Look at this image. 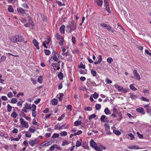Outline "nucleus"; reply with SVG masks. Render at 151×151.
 <instances>
[{"mask_svg":"<svg viewBox=\"0 0 151 151\" xmlns=\"http://www.w3.org/2000/svg\"><path fill=\"white\" fill-rule=\"evenodd\" d=\"M9 39L13 43H15L17 42H22L24 41V38L20 34L17 35L15 36L10 37L9 38Z\"/></svg>","mask_w":151,"mask_h":151,"instance_id":"f257e3e1","label":"nucleus"},{"mask_svg":"<svg viewBox=\"0 0 151 151\" xmlns=\"http://www.w3.org/2000/svg\"><path fill=\"white\" fill-rule=\"evenodd\" d=\"M77 26H76L75 22L73 21L70 22L69 24L66 27L68 31L69 32L75 30Z\"/></svg>","mask_w":151,"mask_h":151,"instance_id":"f03ea898","label":"nucleus"},{"mask_svg":"<svg viewBox=\"0 0 151 151\" xmlns=\"http://www.w3.org/2000/svg\"><path fill=\"white\" fill-rule=\"evenodd\" d=\"M52 54L53 56L52 57V58L53 60L55 62L58 61V58L59 56L58 53L57 52L54 51L52 52Z\"/></svg>","mask_w":151,"mask_h":151,"instance_id":"7ed1b4c3","label":"nucleus"},{"mask_svg":"<svg viewBox=\"0 0 151 151\" xmlns=\"http://www.w3.org/2000/svg\"><path fill=\"white\" fill-rule=\"evenodd\" d=\"M20 121L21 122V124L22 127L28 128L29 127L28 123L25 121H24L23 119L21 118L20 119Z\"/></svg>","mask_w":151,"mask_h":151,"instance_id":"20e7f679","label":"nucleus"},{"mask_svg":"<svg viewBox=\"0 0 151 151\" xmlns=\"http://www.w3.org/2000/svg\"><path fill=\"white\" fill-rule=\"evenodd\" d=\"M104 6L105 7L106 10L109 13H111L109 8V5L108 0H104Z\"/></svg>","mask_w":151,"mask_h":151,"instance_id":"39448f33","label":"nucleus"},{"mask_svg":"<svg viewBox=\"0 0 151 151\" xmlns=\"http://www.w3.org/2000/svg\"><path fill=\"white\" fill-rule=\"evenodd\" d=\"M39 141L40 140L39 139H35L34 140H30L29 143L32 147H33L34 145L37 144Z\"/></svg>","mask_w":151,"mask_h":151,"instance_id":"423d86ee","label":"nucleus"},{"mask_svg":"<svg viewBox=\"0 0 151 151\" xmlns=\"http://www.w3.org/2000/svg\"><path fill=\"white\" fill-rule=\"evenodd\" d=\"M133 73L134 75V77H135V79L137 80H139L140 79V76L137 73V70H134L133 71Z\"/></svg>","mask_w":151,"mask_h":151,"instance_id":"0eeeda50","label":"nucleus"},{"mask_svg":"<svg viewBox=\"0 0 151 151\" xmlns=\"http://www.w3.org/2000/svg\"><path fill=\"white\" fill-rule=\"evenodd\" d=\"M51 65L53 66V68L55 70H59L60 69V64H58V63H53Z\"/></svg>","mask_w":151,"mask_h":151,"instance_id":"6e6552de","label":"nucleus"},{"mask_svg":"<svg viewBox=\"0 0 151 151\" xmlns=\"http://www.w3.org/2000/svg\"><path fill=\"white\" fill-rule=\"evenodd\" d=\"M29 23H27L26 24H24V25L26 27H29L31 26L32 27L34 25L33 22L31 20L29 19Z\"/></svg>","mask_w":151,"mask_h":151,"instance_id":"1a4fd4ad","label":"nucleus"},{"mask_svg":"<svg viewBox=\"0 0 151 151\" xmlns=\"http://www.w3.org/2000/svg\"><path fill=\"white\" fill-rule=\"evenodd\" d=\"M91 74L93 76H95L97 79H99V76L97 74V72L93 69H91Z\"/></svg>","mask_w":151,"mask_h":151,"instance_id":"9d476101","label":"nucleus"},{"mask_svg":"<svg viewBox=\"0 0 151 151\" xmlns=\"http://www.w3.org/2000/svg\"><path fill=\"white\" fill-rule=\"evenodd\" d=\"M90 145L91 147L94 148L97 146L96 142L92 140H91L90 141Z\"/></svg>","mask_w":151,"mask_h":151,"instance_id":"9b49d317","label":"nucleus"},{"mask_svg":"<svg viewBox=\"0 0 151 151\" xmlns=\"http://www.w3.org/2000/svg\"><path fill=\"white\" fill-rule=\"evenodd\" d=\"M102 60V56L101 55H100L98 56V60L97 61L94 62V63L95 64H99L101 62Z\"/></svg>","mask_w":151,"mask_h":151,"instance_id":"f8f14e48","label":"nucleus"},{"mask_svg":"<svg viewBox=\"0 0 151 151\" xmlns=\"http://www.w3.org/2000/svg\"><path fill=\"white\" fill-rule=\"evenodd\" d=\"M32 42L35 46L36 47L37 49H39L40 47L38 46L39 44L37 40L35 39H34L33 40Z\"/></svg>","mask_w":151,"mask_h":151,"instance_id":"ddd939ff","label":"nucleus"},{"mask_svg":"<svg viewBox=\"0 0 151 151\" xmlns=\"http://www.w3.org/2000/svg\"><path fill=\"white\" fill-rule=\"evenodd\" d=\"M65 26L64 25H63L61 26V27L60 28V32L62 34H64L65 32Z\"/></svg>","mask_w":151,"mask_h":151,"instance_id":"4468645a","label":"nucleus"},{"mask_svg":"<svg viewBox=\"0 0 151 151\" xmlns=\"http://www.w3.org/2000/svg\"><path fill=\"white\" fill-rule=\"evenodd\" d=\"M95 1L96 3L98 6H101L103 4L102 0H95Z\"/></svg>","mask_w":151,"mask_h":151,"instance_id":"2eb2a0df","label":"nucleus"},{"mask_svg":"<svg viewBox=\"0 0 151 151\" xmlns=\"http://www.w3.org/2000/svg\"><path fill=\"white\" fill-rule=\"evenodd\" d=\"M56 36L57 39L59 40H64L62 37L58 33H56Z\"/></svg>","mask_w":151,"mask_h":151,"instance_id":"dca6fc26","label":"nucleus"},{"mask_svg":"<svg viewBox=\"0 0 151 151\" xmlns=\"http://www.w3.org/2000/svg\"><path fill=\"white\" fill-rule=\"evenodd\" d=\"M58 101L57 99L54 98L53 99L52 101V105H57L58 104Z\"/></svg>","mask_w":151,"mask_h":151,"instance_id":"f3484780","label":"nucleus"},{"mask_svg":"<svg viewBox=\"0 0 151 151\" xmlns=\"http://www.w3.org/2000/svg\"><path fill=\"white\" fill-rule=\"evenodd\" d=\"M113 132L117 135H119L121 134V132L119 130L113 129Z\"/></svg>","mask_w":151,"mask_h":151,"instance_id":"a211bd4d","label":"nucleus"},{"mask_svg":"<svg viewBox=\"0 0 151 151\" xmlns=\"http://www.w3.org/2000/svg\"><path fill=\"white\" fill-rule=\"evenodd\" d=\"M17 10L19 12L22 14H24L25 13L24 10L22 8H18L17 9Z\"/></svg>","mask_w":151,"mask_h":151,"instance_id":"6ab92c4d","label":"nucleus"},{"mask_svg":"<svg viewBox=\"0 0 151 151\" xmlns=\"http://www.w3.org/2000/svg\"><path fill=\"white\" fill-rule=\"evenodd\" d=\"M67 125L66 124L62 125V126H60L59 127V129H65L67 128Z\"/></svg>","mask_w":151,"mask_h":151,"instance_id":"aec40b11","label":"nucleus"},{"mask_svg":"<svg viewBox=\"0 0 151 151\" xmlns=\"http://www.w3.org/2000/svg\"><path fill=\"white\" fill-rule=\"evenodd\" d=\"M104 111L105 113L106 114H107V115L109 114H111V112H110V111L109 110V109L108 108H106L104 109Z\"/></svg>","mask_w":151,"mask_h":151,"instance_id":"412c9836","label":"nucleus"},{"mask_svg":"<svg viewBox=\"0 0 151 151\" xmlns=\"http://www.w3.org/2000/svg\"><path fill=\"white\" fill-rule=\"evenodd\" d=\"M144 109L142 107H139L136 109L137 111L140 113H142L143 112Z\"/></svg>","mask_w":151,"mask_h":151,"instance_id":"4be33fe9","label":"nucleus"},{"mask_svg":"<svg viewBox=\"0 0 151 151\" xmlns=\"http://www.w3.org/2000/svg\"><path fill=\"white\" fill-rule=\"evenodd\" d=\"M31 104H29L27 103L25 104V108L26 109H31Z\"/></svg>","mask_w":151,"mask_h":151,"instance_id":"5701e85b","label":"nucleus"},{"mask_svg":"<svg viewBox=\"0 0 151 151\" xmlns=\"http://www.w3.org/2000/svg\"><path fill=\"white\" fill-rule=\"evenodd\" d=\"M58 77L60 79H62L63 78V73L61 72H60L58 75Z\"/></svg>","mask_w":151,"mask_h":151,"instance_id":"b1692460","label":"nucleus"},{"mask_svg":"<svg viewBox=\"0 0 151 151\" xmlns=\"http://www.w3.org/2000/svg\"><path fill=\"white\" fill-rule=\"evenodd\" d=\"M130 88L132 90L134 91L137 90V88L134 86L132 84H131L129 86Z\"/></svg>","mask_w":151,"mask_h":151,"instance_id":"393cba45","label":"nucleus"},{"mask_svg":"<svg viewBox=\"0 0 151 151\" xmlns=\"http://www.w3.org/2000/svg\"><path fill=\"white\" fill-rule=\"evenodd\" d=\"M36 106L35 104H33L32 105V106L31 107V109H32V111H35V110L36 109Z\"/></svg>","mask_w":151,"mask_h":151,"instance_id":"a878e982","label":"nucleus"},{"mask_svg":"<svg viewBox=\"0 0 151 151\" xmlns=\"http://www.w3.org/2000/svg\"><path fill=\"white\" fill-rule=\"evenodd\" d=\"M38 81L40 83H41L42 82V76H40L38 78Z\"/></svg>","mask_w":151,"mask_h":151,"instance_id":"bb28decb","label":"nucleus"},{"mask_svg":"<svg viewBox=\"0 0 151 151\" xmlns=\"http://www.w3.org/2000/svg\"><path fill=\"white\" fill-rule=\"evenodd\" d=\"M114 86L116 88L118 89V90L119 91L121 90V89H122V87L120 86H119L117 84L115 85Z\"/></svg>","mask_w":151,"mask_h":151,"instance_id":"cd10ccee","label":"nucleus"},{"mask_svg":"<svg viewBox=\"0 0 151 151\" xmlns=\"http://www.w3.org/2000/svg\"><path fill=\"white\" fill-rule=\"evenodd\" d=\"M106 29L109 31H111L112 33L114 32V30L112 29L110 27L107 25V27H106Z\"/></svg>","mask_w":151,"mask_h":151,"instance_id":"c85d7f7f","label":"nucleus"},{"mask_svg":"<svg viewBox=\"0 0 151 151\" xmlns=\"http://www.w3.org/2000/svg\"><path fill=\"white\" fill-rule=\"evenodd\" d=\"M17 116V114L15 112H13L11 114V116L14 118H16Z\"/></svg>","mask_w":151,"mask_h":151,"instance_id":"c756f323","label":"nucleus"},{"mask_svg":"<svg viewBox=\"0 0 151 151\" xmlns=\"http://www.w3.org/2000/svg\"><path fill=\"white\" fill-rule=\"evenodd\" d=\"M107 62L109 63H111L113 62V59L111 57H109L107 59Z\"/></svg>","mask_w":151,"mask_h":151,"instance_id":"7c9ffc66","label":"nucleus"},{"mask_svg":"<svg viewBox=\"0 0 151 151\" xmlns=\"http://www.w3.org/2000/svg\"><path fill=\"white\" fill-rule=\"evenodd\" d=\"M7 110L8 111L10 112L12 111V107L9 104H8L7 106Z\"/></svg>","mask_w":151,"mask_h":151,"instance_id":"2f4dec72","label":"nucleus"},{"mask_svg":"<svg viewBox=\"0 0 151 151\" xmlns=\"http://www.w3.org/2000/svg\"><path fill=\"white\" fill-rule=\"evenodd\" d=\"M59 134H58L54 133L52 136V138H57L59 137Z\"/></svg>","mask_w":151,"mask_h":151,"instance_id":"473e14b6","label":"nucleus"},{"mask_svg":"<svg viewBox=\"0 0 151 151\" xmlns=\"http://www.w3.org/2000/svg\"><path fill=\"white\" fill-rule=\"evenodd\" d=\"M96 116V115L95 114H91V115H90L89 118L88 119L89 120H90L92 118H95Z\"/></svg>","mask_w":151,"mask_h":151,"instance_id":"72a5a7b5","label":"nucleus"},{"mask_svg":"<svg viewBox=\"0 0 151 151\" xmlns=\"http://www.w3.org/2000/svg\"><path fill=\"white\" fill-rule=\"evenodd\" d=\"M106 118L105 115H102L100 119L101 121L104 122Z\"/></svg>","mask_w":151,"mask_h":151,"instance_id":"f704fd0d","label":"nucleus"},{"mask_svg":"<svg viewBox=\"0 0 151 151\" xmlns=\"http://www.w3.org/2000/svg\"><path fill=\"white\" fill-rule=\"evenodd\" d=\"M45 54L46 55H49L50 54V50L46 49L44 50Z\"/></svg>","mask_w":151,"mask_h":151,"instance_id":"c9c22d12","label":"nucleus"},{"mask_svg":"<svg viewBox=\"0 0 151 151\" xmlns=\"http://www.w3.org/2000/svg\"><path fill=\"white\" fill-rule=\"evenodd\" d=\"M0 135L1 136L4 137L6 139L8 138V136L6 134H5L4 133H1L0 134Z\"/></svg>","mask_w":151,"mask_h":151,"instance_id":"e433bc0d","label":"nucleus"},{"mask_svg":"<svg viewBox=\"0 0 151 151\" xmlns=\"http://www.w3.org/2000/svg\"><path fill=\"white\" fill-rule=\"evenodd\" d=\"M8 10L9 12H12L14 11V9H13V8L11 6H9L8 8Z\"/></svg>","mask_w":151,"mask_h":151,"instance_id":"4c0bfd02","label":"nucleus"},{"mask_svg":"<svg viewBox=\"0 0 151 151\" xmlns=\"http://www.w3.org/2000/svg\"><path fill=\"white\" fill-rule=\"evenodd\" d=\"M96 151H102V149H101L100 147H98L97 146L95 147L94 148Z\"/></svg>","mask_w":151,"mask_h":151,"instance_id":"58836bf2","label":"nucleus"},{"mask_svg":"<svg viewBox=\"0 0 151 151\" xmlns=\"http://www.w3.org/2000/svg\"><path fill=\"white\" fill-rule=\"evenodd\" d=\"M130 97L132 99H133L137 98V96L134 94H131Z\"/></svg>","mask_w":151,"mask_h":151,"instance_id":"ea45409f","label":"nucleus"},{"mask_svg":"<svg viewBox=\"0 0 151 151\" xmlns=\"http://www.w3.org/2000/svg\"><path fill=\"white\" fill-rule=\"evenodd\" d=\"M95 107L96 110H99L101 108V105L100 104H97L95 105Z\"/></svg>","mask_w":151,"mask_h":151,"instance_id":"a19ab883","label":"nucleus"},{"mask_svg":"<svg viewBox=\"0 0 151 151\" xmlns=\"http://www.w3.org/2000/svg\"><path fill=\"white\" fill-rule=\"evenodd\" d=\"M29 131H30L32 132H34L36 130L35 129H34L33 127H30L29 129Z\"/></svg>","mask_w":151,"mask_h":151,"instance_id":"79ce46f5","label":"nucleus"},{"mask_svg":"<svg viewBox=\"0 0 151 151\" xmlns=\"http://www.w3.org/2000/svg\"><path fill=\"white\" fill-rule=\"evenodd\" d=\"M25 132V136L26 137H31V135L30 133L27 131L26 132Z\"/></svg>","mask_w":151,"mask_h":151,"instance_id":"37998d69","label":"nucleus"},{"mask_svg":"<svg viewBox=\"0 0 151 151\" xmlns=\"http://www.w3.org/2000/svg\"><path fill=\"white\" fill-rule=\"evenodd\" d=\"M67 133L65 131H63V132H61L60 133V134L61 136H66L67 135Z\"/></svg>","mask_w":151,"mask_h":151,"instance_id":"c03bdc74","label":"nucleus"},{"mask_svg":"<svg viewBox=\"0 0 151 151\" xmlns=\"http://www.w3.org/2000/svg\"><path fill=\"white\" fill-rule=\"evenodd\" d=\"M104 126L106 130H107L108 129H109V126L106 123H105Z\"/></svg>","mask_w":151,"mask_h":151,"instance_id":"a18cd8bd","label":"nucleus"},{"mask_svg":"<svg viewBox=\"0 0 151 151\" xmlns=\"http://www.w3.org/2000/svg\"><path fill=\"white\" fill-rule=\"evenodd\" d=\"M81 124V122L79 121H76L74 122V124L75 126H78L80 125Z\"/></svg>","mask_w":151,"mask_h":151,"instance_id":"49530a36","label":"nucleus"},{"mask_svg":"<svg viewBox=\"0 0 151 151\" xmlns=\"http://www.w3.org/2000/svg\"><path fill=\"white\" fill-rule=\"evenodd\" d=\"M141 100L143 101H147L149 102V101L148 99H147L145 98L144 97H142L141 98Z\"/></svg>","mask_w":151,"mask_h":151,"instance_id":"de8ad7c7","label":"nucleus"},{"mask_svg":"<svg viewBox=\"0 0 151 151\" xmlns=\"http://www.w3.org/2000/svg\"><path fill=\"white\" fill-rule=\"evenodd\" d=\"M17 101V99L16 98H13L11 101L12 103L13 104L15 103Z\"/></svg>","mask_w":151,"mask_h":151,"instance_id":"09e8293b","label":"nucleus"},{"mask_svg":"<svg viewBox=\"0 0 151 151\" xmlns=\"http://www.w3.org/2000/svg\"><path fill=\"white\" fill-rule=\"evenodd\" d=\"M81 145V143L79 141H77L76 142V146L79 147Z\"/></svg>","mask_w":151,"mask_h":151,"instance_id":"8fccbe9b","label":"nucleus"},{"mask_svg":"<svg viewBox=\"0 0 151 151\" xmlns=\"http://www.w3.org/2000/svg\"><path fill=\"white\" fill-rule=\"evenodd\" d=\"M79 68H81L83 69H85V65H83L82 63L81 62L79 65Z\"/></svg>","mask_w":151,"mask_h":151,"instance_id":"3c124183","label":"nucleus"},{"mask_svg":"<svg viewBox=\"0 0 151 151\" xmlns=\"http://www.w3.org/2000/svg\"><path fill=\"white\" fill-rule=\"evenodd\" d=\"M128 136L130 137L131 138L130 139L132 140L134 139V135H133V134L131 133H130L128 134Z\"/></svg>","mask_w":151,"mask_h":151,"instance_id":"603ef678","label":"nucleus"},{"mask_svg":"<svg viewBox=\"0 0 151 151\" xmlns=\"http://www.w3.org/2000/svg\"><path fill=\"white\" fill-rule=\"evenodd\" d=\"M65 117V115L63 114H62L61 115V116L59 117L58 119V120L59 121H60L62 120Z\"/></svg>","mask_w":151,"mask_h":151,"instance_id":"864d4df0","label":"nucleus"},{"mask_svg":"<svg viewBox=\"0 0 151 151\" xmlns=\"http://www.w3.org/2000/svg\"><path fill=\"white\" fill-rule=\"evenodd\" d=\"M82 133V131L81 130H79L77 132H76L75 133V135H79L81 134Z\"/></svg>","mask_w":151,"mask_h":151,"instance_id":"5fc2aeb1","label":"nucleus"},{"mask_svg":"<svg viewBox=\"0 0 151 151\" xmlns=\"http://www.w3.org/2000/svg\"><path fill=\"white\" fill-rule=\"evenodd\" d=\"M105 81L108 83H112V81L109 79L108 78L106 79Z\"/></svg>","mask_w":151,"mask_h":151,"instance_id":"6e6d98bb","label":"nucleus"},{"mask_svg":"<svg viewBox=\"0 0 151 151\" xmlns=\"http://www.w3.org/2000/svg\"><path fill=\"white\" fill-rule=\"evenodd\" d=\"M85 109L88 111H90L92 110V107H86L85 108Z\"/></svg>","mask_w":151,"mask_h":151,"instance_id":"4d7b16f0","label":"nucleus"},{"mask_svg":"<svg viewBox=\"0 0 151 151\" xmlns=\"http://www.w3.org/2000/svg\"><path fill=\"white\" fill-rule=\"evenodd\" d=\"M98 94L96 92H95L93 95V97L95 99H97L98 97Z\"/></svg>","mask_w":151,"mask_h":151,"instance_id":"13d9d810","label":"nucleus"},{"mask_svg":"<svg viewBox=\"0 0 151 151\" xmlns=\"http://www.w3.org/2000/svg\"><path fill=\"white\" fill-rule=\"evenodd\" d=\"M7 96L9 98H10L12 97L13 94L11 92H9L7 94Z\"/></svg>","mask_w":151,"mask_h":151,"instance_id":"bf43d9fd","label":"nucleus"},{"mask_svg":"<svg viewBox=\"0 0 151 151\" xmlns=\"http://www.w3.org/2000/svg\"><path fill=\"white\" fill-rule=\"evenodd\" d=\"M72 42L73 43L75 44L76 42V40L75 38L74 37H72Z\"/></svg>","mask_w":151,"mask_h":151,"instance_id":"052dcab7","label":"nucleus"},{"mask_svg":"<svg viewBox=\"0 0 151 151\" xmlns=\"http://www.w3.org/2000/svg\"><path fill=\"white\" fill-rule=\"evenodd\" d=\"M1 99L3 100L6 101L8 100L7 98L5 96H3L1 97Z\"/></svg>","mask_w":151,"mask_h":151,"instance_id":"680f3d73","label":"nucleus"},{"mask_svg":"<svg viewBox=\"0 0 151 151\" xmlns=\"http://www.w3.org/2000/svg\"><path fill=\"white\" fill-rule=\"evenodd\" d=\"M6 59V56L3 55L1 56V61H4Z\"/></svg>","mask_w":151,"mask_h":151,"instance_id":"e2e57ef3","label":"nucleus"},{"mask_svg":"<svg viewBox=\"0 0 151 151\" xmlns=\"http://www.w3.org/2000/svg\"><path fill=\"white\" fill-rule=\"evenodd\" d=\"M67 108L68 109L70 110V111L72 110V106L71 105H67L66 106Z\"/></svg>","mask_w":151,"mask_h":151,"instance_id":"0e129e2a","label":"nucleus"},{"mask_svg":"<svg viewBox=\"0 0 151 151\" xmlns=\"http://www.w3.org/2000/svg\"><path fill=\"white\" fill-rule=\"evenodd\" d=\"M33 124L34 125H37V126L39 125V124L35 120H34L33 122Z\"/></svg>","mask_w":151,"mask_h":151,"instance_id":"69168bd1","label":"nucleus"},{"mask_svg":"<svg viewBox=\"0 0 151 151\" xmlns=\"http://www.w3.org/2000/svg\"><path fill=\"white\" fill-rule=\"evenodd\" d=\"M37 112L35 111H32V116L35 117L37 115Z\"/></svg>","mask_w":151,"mask_h":151,"instance_id":"338daca9","label":"nucleus"},{"mask_svg":"<svg viewBox=\"0 0 151 151\" xmlns=\"http://www.w3.org/2000/svg\"><path fill=\"white\" fill-rule=\"evenodd\" d=\"M137 134L138 135V137L140 138H142L143 137V136L142 135L140 134L138 132H137Z\"/></svg>","mask_w":151,"mask_h":151,"instance_id":"774afa93","label":"nucleus"}]
</instances>
